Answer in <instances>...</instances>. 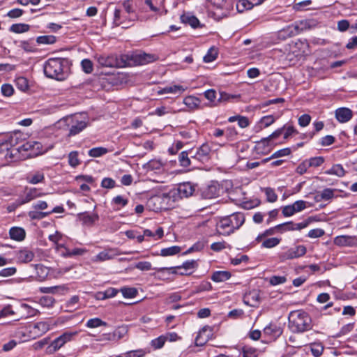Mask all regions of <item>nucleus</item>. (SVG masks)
<instances>
[{
  "mask_svg": "<svg viewBox=\"0 0 357 357\" xmlns=\"http://www.w3.org/2000/svg\"><path fill=\"white\" fill-rule=\"evenodd\" d=\"M50 215V213L40 211H29V217L32 220H41Z\"/></svg>",
  "mask_w": 357,
  "mask_h": 357,
  "instance_id": "603ef678",
  "label": "nucleus"
},
{
  "mask_svg": "<svg viewBox=\"0 0 357 357\" xmlns=\"http://www.w3.org/2000/svg\"><path fill=\"white\" fill-rule=\"evenodd\" d=\"M288 319L289 328L294 333H304L312 328V319L303 310L290 312Z\"/></svg>",
  "mask_w": 357,
  "mask_h": 357,
  "instance_id": "f03ea898",
  "label": "nucleus"
},
{
  "mask_svg": "<svg viewBox=\"0 0 357 357\" xmlns=\"http://www.w3.org/2000/svg\"><path fill=\"white\" fill-rule=\"evenodd\" d=\"M20 139V133H12L5 137L4 139H2V142L0 144L1 148L2 149H6L8 151L6 153V156H9L11 158V151L13 149H16L18 146L17 145L19 144ZM15 158H12L14 159Z\"/></svg>",
  "mask_w": 357,
  "mask_h": 357,
  "instance_id": "1a4fd4ad",
  "label": "nucleus"
},
{
  "mask_svg": "<svg viewBox=\"0 0 357 357\" xmlns=\"http://www.w3.org/2000/svg\"><path fill=\"white\" fill-rule=\"evenodd\" d=\"M185 91V89L181 85H174L171 86H167L160 91V93H174L181 94Z\"/></svg>",
  "mask_w": 357,
  "mask_h": 357,
  "instance_id": "a878e982",
  "label": "nucleus"
},
{
  "mask_svg": "<svg viewBox=\"0 0 357 357\" xmlns=\"http://www.w3.org/2000/svg\"><path fill=\"white\" fill-rule=\"evenodd\" d=\"M275 119L274 116L272 115H268V116H263L260 119L258 125H257L255 127V132H259L264 128H267V127L270 126L271 124H273L275 122Z\"/></svg>",
  "mask_w": 357,
  "mask_h": 357,
  "instance_id": "4be33fe9",
  "label": "nucleus"
},
{
  "mask_svg": "<svg viewBox=\"0 0 357 357\" xmlns=\"http://www.w3.org/2000/svg\"><path fill=\"white\" fill-rule=\"evenodd\" d=\"M68 163L72 167H76L80 164L77 151H71L68 154Z\"/></svg>",
  "mask_w": 357,
  "mask_h": 357,
  "instance_id": "79ce46f5",
  "label": "nucleus"
},
{
  "mask_svg": "<svg viewBox=\"0 0 357 357\" xmlns=\"http://www.w3.org/2000/svg\"><path fill=\"white\" fill-rule=\"evenodd\" d=\"M291 153V150L289 148H284L280 150H278L275 151L274 153L272 154V155L270 157V158H276L283 156L289 155Z\"/></svg>",
  "mask_w": 357,
  "mask_h": 357,
  "instance_id": "e2e57ef3",
  "label": "nucleus"
},
{
  "mask_svg": "<svg viewBox=\"0 0 357 357\" xmlns=\"http://www.w3.org/2000/svg\"><path fill=\"white\" fill-rule=\"evenodd\" d=\"M335 190L331 188H325L320 192V196L324 201H328L334 197Z\"/></svg>",
  "mask_w": 357,
  "mask_h": 357,
  "instance_id": "6e6d98bb",
  "label": "nucleus"
},
{
  "mask_svg": "<svg viewBox=\"0 0 357 357\" xmlns=\"http://www.w3.org/2000/svg\"><path fill=\"white\" fill-rule=\"evenodd\" d=\"M310 167H317L321 166L324 162V158L321 156L311 158L310 160H307Z\"/></svg>",
  "mask_w": 357,
  "mask_h": 357,
  "instance_id": "4d7b16f0",
  "label": "nucleus"
},
{
  "mask_svg": "<svg viewBox=\"0 0 357 357\" xmlns=\"http://www.w3.org/2000/svg\"><path fill=\"white\" fill-rule=\"evenodd\" d=\"M197 266V261L195 260H190L184 262L182 266H176V268L190 271L191 270L195 269Z\"/></svg>",
  "mask_w": 357,
  "mask_h": 357,
  "instance_id": "49530a36",
  "label": "nucleus"
},
{
  "mask_svg": "<svg viewBox=\"0 0 357 357\" xmlns=\"http://www.w3.org/2000/svg\"><path fill=\"white\" fill-rule=\"evenodd\" d=\"M196 187V185L190 182L179 183L176 188L170 191L169 194H164L162 197L165 199L172 197L176 199L177 195L180 198H188L194 194Z\"/></svg>",
  "mask_w": 357,
  "mask_h": 357,
  "instance_id": "39448f33",
  "label": "nucleus"
},
{
  "mask_svg": "<svg viewBox=\"0 0 357 357\" xmlns=\"http://www.w3.org/2000/svg\"><path fill=\"white\" fill-rule=\"evenodd\" d=\"M184 104L190 109H195L198 107L200 100L194 96H188L183 100Z\"/></svg>",
  "mask_w": 357,
  "mask_h": 357,
  "instance_id": "e433bc0d",
  "label": "nucleus"
},
{
  "mask_svg": "<svg viewBox=\"0 0 357 357\" xmlns=\"http://www.w3.org/2000/svg\"><path fill=\"white\" fill-rule=\"evenodd\" d=\"M181 250L179 246H172L167 248H163L160 251V255L162 257L172 256L178 254Z\"/></svg>",
  "mask_w": 357,
  "mask_h": 357,
  "instance_id": "f704fd0d",
  "label": "nucleus"
},
{
  "mask_svg": "<svg viewBox=\"0 0 357 357\" xmlns=\"http://www.w3.org/2000/svg\"><path fill=\"white\" fill-rule=\"evenodd\" d=\"M218 51L215 47H211L207 52L206 54L204 56V61L205 63H210L215 61L218 56Z\"/></svg>",
  "mask_w": 357,
  "mask_h": 357,
  "instance_id": "473e14b6",
  "label": "nucleus"
},
{
  "mask_svg": "<svg viewBox=\"0 0 357 357\" xmlns=\"http://www.w3.org/2000/svg\"><path fill=\"white\" fill-rule=\"evenodd\" d=\"M29 29L30 26L29 24L19 23L11 25L9 30L13 33H22L28 31Z\"/></svg>",
  "mask_w": 357,
  "mask_h": 357,
  "instance_id": "cd10ccee",
  "label": "nucleus"
},
{
  "mask_svg": "<svg viewBox=\"0 0 357 357\" xmlns=\"http://www.w3.org/2000/svg\"><path fill=\"white\" fill-rule=\"evenodd\" d=\"M190 154V155H192V151H182L179 154L178 162L181 166H182L183 167H188L191 165L192 161L189 158Z\"/></svg>",
  "mask_w": 357,
  "mask_h": 357,
  "instance_id": "393cba45",
  "label": "nucleus"
},
{
  "mask_svg": "<svg viewBox=\"0 0 357 357\" xmlns=\"http://www.w3.org/2000/svg\"><path fill=\"white\" fill-rule=\"evenodd\" d=\"M50 330V324L47 321H39L29 328V337L36 339L42 336Z\"/></svg>",
  "mask_w": 357,
  "mask_h": 357,
  "instance_id": "9d476101",
  "label": "nucleus"
},
{
  "mask_svg": "<svg viewBox=\"0 0 357 357\" xmlns=\"http://www.w3.org/2000/svg\"><path fill=\"white\" fill-rule=\"evenodd\" d=\"M245 222L243 213L237 212L221 218L216 225L218 232L222 235H229L238 229Z\"/></svg>",
  "mask_w": 357,
  "mask_h": 357,
  "instance_id": "7ed1b4c3",
  "label": "nucleus"
},
{
  "mask_svg": "<svg viewBox=\"0 0 357 357\" xmlns=\"http://www.w3.org/2000/svg\"><path fill=\"white\" fill-rule=\"evenodd\" d=\"M26 180L29 183L36 185L44 181L45 175L42 171L31 172L27 174Z\"/></svg>",
  "mask_w": 357,
  "mask_h": 357,
  "instance_id": "aec40b11",
  "label": "nucleus"
},
{
  "mask_svg": "<svg viewBox=\"0 0 357 357\" xmlns=\"http://www.w3.org/2000/svg\"><path fill=\"white\" fill-rule=\"evenodd\" d=\"M220 191L218 184L217 183H212L202 189V197L204 199H213L219 196Z\"/></svg>",
  "mask_w": 357,
  "mask_h": 357,
  "instance_id": "4468645a",
  "label": "nucleus"
},
{
  "mask_svg": "<svg viewBox=\"0 0 357 357\" xmlns=\"http://www.w3.org/2000/svg\"><path fill=\"white\" fill-rule=\"evenodd\" d=\"M308 222L305 221L300 223H294L293 222H287L276 226L277 231L284 233L288 231L301 230L307 227Z\"/></svg>",
  "mask_w": 357,
  "mask_h": 357,
  "instance_id": "ddd939ff",
  "label": "nucleus"
},
{
  "mask_svg": "<svg viewBox=\"0 0 357 357\" xmlns=\"http://www.w3.org/2000/svg\"><path fill=\"white\" fill-rule=\"evenodd\" d=\"M55 299L50 296H44L40 298L39 303L44 307H51L54 305Z\"/></svg>",
  "mask_w": 357,
  "mask_h": 357,
  "instance_id": "a18cd8bd",
  "label": "nucleus"
},
{
  "mask_svg": "<svg viewBox=\"0 0 357 357\" xmlns=\"http://www.w3.org/2000/svg\"><path fill=\"white\" fill-rule=\"evenodd\" d=\"M128 199L121 195H117L114 197L112 200V204L116 206V210H119L124 207L128 204Z\"/></svg>",
  "mask_w": 357,
  "mask_h": 357,
  "instance_id": "c85d7f7f",
  "label": "nucleus"
},
{
  "mask_svg": "<svg viewBox=\"0 0 357 357\" xmlns=\"http://www.w3.org/2000/svg\"><path fill=\"white\" fill-rule=\"evenodd\" d=\"M24 151H30L29 155H38L43 152V146L40 142L29 140L24 142L17 148L13 149L11 151V158H17V153Z\"/></svg>",
  "mask_w": 357,
  "mask_h": 357,
  "instance_id": "423d86ee",
  "label": "nucleus"
},
{
  "mask_svg": "<svg viewBox=\"0 0 357 357\" xmlns=\"http://www.w3.org/2000/svg\"><path fill=\"white\" fill-rule=\"evenodd\" d=\"M121 291L123 297L127 298H134L137 294V291L134 287H123L121 289Z\"/></svg>",
  "mask_w": 357,
  "mask_h": 357,
  "instance_id": "37998d69",
  "label": "nucleus"
},
{
  "mask_svg": "<svg viewBox=\"0 0 357 357\" xmlns=\"http://www.w3.org/2000/svg\"><path fill=\"white\" fill-rule=\"evenodd\" d=\"M36 42L38 44H54L56 42V37L52 35L38 36Z\"/></svg>",
  "mask_w": 357,
  "mask_h": 357,
  "instance_id": "a19ab883",
  "label": "nucleus"
},
{
  "mask_svg": "<svg viewBox=\"0 0 357 357\" xmlns=\"http://www.w3.org/2000/svg\"><path fill=\"white\" fill-rule=\"evenodd\" d=\"M231 276V273L227 271H215L211 275V280L215 282H222L228 280Z\"/></svg>",
  "mask_w": 357,
  "mask_h": 357,
  "instance_id": "b1692460",
  "label": "nucleus"
},
{
  "mask_svg": "<svg viewBox=\"0 0 357 357\" xmlns=\"http://www.w3.org/2000/svg\"><path fill=\"white\" fill-rule=\"evenodd\" d=\"M69 62L64 58H50L44 65V73L50 78L64 80L68 75Z\"/></svg>",
  "mask_w": 357,
  "mask_h": 357,
  "instance_id": "f257e3e1",
  "label": "nucleus"
},
{
  "mask_svg": "<svg viewBox=\"0 0 357 357\" xmlns=\"http://www.w3.org/2000/svg\"><path fill=\"white\" fill-rule=\"evenodd\" d=\"M280 239H279L278 238H275V237L269 238H267L265 241H264V242L262 243V247L266 248H272L278 245L280 243Z\"/></svg>",
  "mask_w": 357,
  "mask_h": 357,
  "instance_id": "09e8293b",
  "label": "nucleus"
},
{
  "mask_svg": "<svg viewBox=\"0 0 357 357\" xmlns=\"http://www.w3.org/2000/svg\"><path fill=\"white\" fill-rule=\"evenodd\" d=\"M9 234L10 238L17 241L24 240L26 236L24 229L22 227H12L9 231Z\"/></svg>",
  "mask_w": 357,
  "mask_h": 357,
  "instance_id": "5701e85b",
  "label": "nucleus"
},
{
  "mask_svg": "<svg viewBox=\"0 0 357 357\" xmlns=\"http://www.w3.org/2000/svg\"><path fill=\"white\" fill-rule=\"evenodd\" d=\"M310 348L314 357H319L324 351V347L321 342H314L310 344Z\"/></svg>",
  "mask_w": 357,
  "mask_h": 357,
  "instance_id": "7c9ffc66",
  "label": "nucleus"
},
{
  "mask_svg": "<svg viewBox=\"0 0 357 357\" xmlns=\"http://www.w3.org/2000/svg\"><path fill=\"white\" fill-rule=\"evenodd\" d=\"M243 314L244 311L242 309H234L231 310L227 316L229 318L236 319L242 318Z\"/></svg>",
  "mask_w": 357,
  "mask_h": 357,
  "instance_id": "052dcab7",
  "label": "nucleus"
},
{
  "mask_svg": "<svg viewBox=\"0 0 357 357\" xmlns=\"http://www.w3.org/2000/svg\"><path fill=\"white\" fill-rule=\"evenodd\" d=\"M162 167L163 163L159 160H151L146 165V169L151 171H160Z\"/></svg>",
  "mask_w": 357,
  "mask_h": 357,
  "instance_id": "c9c22d12",
  "label": "nucleus"
},
{
  "mask_svg": "<svg viewBox=\"0 0 357 357\" xmlns=\"http://www.w3.org/2000/svg\"><path fill=\"white\" fill-rule=\"evenodd\" d=\"M264 332L266 335H276L280 333V328L276 326L269 325L264 328Z\"/></svg>",
  "mask_w": 357,
  "mask_h": 357,
  "instance_id": "13d9d810",
  "label": "nucleus"
},
{
  "mask_svg": "<svg viewBox=\"0 0 357 357\" xmlns=\"http://www.w3.org/2000/svg\"><path fill=\"white\" fill-rule=\"evenodd\" d=\"M79 332L77 331H67L63 333L61 337L63 339L65 343H67L74 339L75 336L78 335Z\"/></svg>",
  "mask_w": 357,
  "mask_h": 357,
  "instance_id": "5fc2aeb1",
  "label": "nucleus"
},
{
  "mask_svg": "<svg viewBox=\"0 0 357 357\" xmlns=\"http://www.w3.org/2000/svg\"><path fill=\"white\" fill-rule=\"evenodd\" d=\"M353 116L352 111L347 107L338 108L335 110V118L340 123H346Z\"/></svg>",
  "mask_w": 357,
  "mask_h": 357,
  "instance_id": "a211bd4d",
  "label": "nucleus"
},
{
  "mask_svg": "<svg viewBox=\"0 0 357 357\" xmlns=\"http://www.w3.org/2000/svg\"><path fill=\"white\" fill-rule=\"evenodd\" d=\"M136 65H145L156 60V56L146 53H137L131 56Z\"/></svg>",
  "mask_w": 357,
  "mask_h": 357,
  "instance_id": "2eb2a0df",
  "label": "nucleus"
},
{
  "mask_svg": "<svg viewBox=\"0 0 357 357\" xmlns=\"http://www.w3.org/2000/svg\"><path fill=\"white\" fill-rule=\"evenodd\" d=\"M326 174L335 175L339 177H342L345 174V170L343 167L340 164L333 165L330 169L326 172Z\"/></svg>",
  "mask_w": 357,
  "mask_h": 357,
  "instance_id": "bb28decb",
  "label": "nucleus"
},
{
  "mask_svg": "<svg viewBox=\"0 0 357 357\" xmlns=\"http://www.w3.org/2000/svg\"><path fill=\"white\" fill-rule=\"evenodd\" d=\"M108 152L107 149L104 147H95L90 149L88 152L89 156L93 158L100 157Z\"/></svg>",
  "mask_w": 357,
  "mask_h": 357,
  "instance_id": "4c0bfd02",
  "label": "nucleus"
},
{
  "mask_svg": "<svg viewBox=\"0 0 357 357\" xmlns=\"http://www.w3.org/2000/svg\"><path fill=\"white\" fill-rule=\"evenodd\" d=\"M107 325V324L106 322L102 321L99 318L90 319L87 321V322L86 324V326L88 328H97V327L102 326H106Z\"/></svg>",
  "mask_w": 357,
  "mask_h": 357,
  "instance_id": "ea45409f",
  "label": "nucleus"
},
{
  "mask_svg": "<svg viewBox=\"0 0 357 357\" xmlns=\"http://www.w3.org/2000/svg\"><path fill=\"white\" fill-rule=\"evenodd\" d=\"M83 70L86 73H91L93 71V63L89 59H84L81 62Z\"/></svg>",
  "mask_w": 357,
  "mask_h": 357,
  "instance_id": "69168bd1",
  "label": "nucleus"
},
{
  "mask_svg": "<svg viewBox=\"0 0 357 357\" xmlns=\"http://www.w3.org/2000/svg\"><path fill=\"white\" fill-rule=\"evenodd\" d=\"M334 243L338 246H354L357 245L355 236H338L335 238Z\"/></svg>",
  "mask_w": 357,
  "mask_h": 357,
  "instance_id": "dca6fc26",
  "label": "nucleus"
},
{
  "mask_svg": "<svg viewBox=\"0 0 357 357\" xmlns=\"http://www.w3.org/2000/svg\"><path fill=\"white\" fill-rule=\"evenodd\" d=\"M66 343L63 342V339L61 337V336H59L52 342L47 348L48 351L50 353L55 352L61 347H62Z\"/></svg>",
  "mask_w": 357,
  "mask_h": 357,
  "instance_id": "2f4dec72",
  "label": "nucleus"
},
{
  "mask_svg": "<svg viewBox=\"0 0 357 357\" xmlns=\"http://www.w3.org/2000/svg\"><path fill=\"white\" fill-rule=\"evenodd\" d=\"M307 249L304 245H297L288 249L280 255V259L282 261L301 257L305 255Z\"/></svg>",
  "mask_w": 357,
  "mask_h": 357,
  "instance_id": "9b49d317",
  "label": "nucleus"
},
{
  "mask_svg": "<svg viewBox=\"0 0 357 357\" xmlns=\"http://www.w3.org/2000/svg\"><path fill=\"white\" fill-rule=\"evenodd\" d=\"M79 296H73L70 298V299L67 301L66 305L67 307L68 311H73V310H75L76 308L74 307L75 305H76L79 302Z\"/></svg>",
  "mask_w": 357,
  "mask_h": 357,
  "instance_id": "0e129e2a",
  "label": "nucleus"
},
{
  "mask_svg": "<svg viewBox=\"0 0 357 357\" xmlns=\"http://www.w3.org/2000/svg\"><path fill=\"white\" fill-rule=\"evenodd\" d=\"M1 89L2 94L6 97L11 96L14 92L13 86L9 84H3Z\"/></svg>",
  "mask_w": 357,
  "mask_h": 357,
  "instance_id": "680f3d73",
  "label": "nucleus"
},
{
  "mask_svg": "<svg viewBox=\"0 0 357 357\" xmlns=\"http://www.w3.org/2000/svg\"><path fill=\"white\" fill-rule=\"evenodd\" d=\"M211 148L207 144H203L197 149L194 155H191L193 160H197L202 163L207 162L210 158Z\"/></svg>",
  "mask_w": 357,
  "mask_h": 357,
  "instance_id": "f8f14e48",
  "label": "nucleus"
},
{
  "mask_svg": "<svg viewBox=\"0 0 357 357\" xmlns=\"http://www.w3.org/2000/svg\"><path fill=\"white\" fill-rule=\"evenodd\" d=\"M167 341V337H165L164 335H161L154 340L151 342V345L155 349H160L163 347L165 342Z\"/></svg>",
  "mask_w": 357,
  "mask_h": 357,
  "instance_id": "864d4df0",
  "label": "nucleus"
},
{
  "mask_svg": "<svg viewBox=\"0 0 357 357\" xmlns=\"http://www.w3.org/2000/svg\"><path fill=\"white\" fill-rule=\"evenodd\" d=\"M355 324L354 323H349L347 324L344 325L338 333L337 334V337H341L343 335H346L351 333L354 328Z\"/></svg>",
  "mask_w": 357,
  "mask_h": 357,
  "instance_id": "8fccbe9b",
  "label": "nucleus"
},
{
  "mask_svg": "<svg viewBox=\"0 0 357 357\" xmlns=\"http://www.w3.org/2000/svg\"><path fill=\"white\" fill-rule=\"evenodd\" d=\"M118 293V290L114 288H109L107 290H105V292H99V295H102V298H109L114 297Z\"/></svg>",
  "mask_w": 357,
  "mask_h": 357,
  "instance_id": "bf43d9fd",
  "label": "nucleus"
},
{
  "mask_svg": "<svg viewBox=\"0 0 357 357\" xmlns=\"http://www.w3.org/2000/svg\"><path fill=\"white\" fill-rule=\"evenodd\" d=\"M43 195L44 194L40 192L36 188H26L24 190V194L19 197L15 200V202L8 207V208H10V207L17 208ZM9 211H11V209H9Z\"/></svg>",
  "mask_w": 357,
  "mask_h": 357,
  "instance_id": "6e6552de",
  "label": "nucleus"
},
{
  "mask_svg": "<svg viewBox=\"0 0 357 357\" xmlns=\"http://www.w3.org/2000/svg\"><path fill=\"white\" fill-rule=\"evenodd\" d=\"M325 234V231L322 229H313L309 231L307 236L312 238H319Z\"/></svg>",
  "mask_w": 357,
  "mask_h": 357,
  "instance_id": "338daca9",
  "label": "nucleus"
},
{
  "mask_svg": "<svg viewBox=\"0 0 357 357\" xmlns=\"http://www.w3.org/2000/svg\"><path fill=\"white\" fill-rule=\"evenodd\" d=\"M182 20L184 22L189 24L193 28H197L199 25V20L193 15H183Z\"/></svg>",
  "mask_w": 357,
  "mask_h": 357,
  "instance_id": "c03bdc74",
  "label": "nucleus"
},
{
  "mask_svg": "<svg viewBox=\"0 0 357 357\" xmlns=\"http://www.w3.org/2000/svg\"><path fill=\"white\" fill-rule=\"evenodd\" d=\"M284 129L285 125L283 126L282 128L275 130L272 134H271L267 137L261 139V142L265 144L266 142H268L271 140L277 139L284 132Z\"/></svg>",
  "mask_w": 357,
  "mask_h": 357,
  "instance_id": "72a5a7b5",
  "label": "nucleus"
},
{
  "mask_svg": "<svg viewBox=\"0 0 357 357\" xmlns=\"http://www.w3.org/2000/svg\"><path fill=\"white\" fill-rule=\"evenodd\" d=\"M17 259L22 263H28L33 260L34 257V253L24 248L19 250L16 255Z\"/></svg>",
  "mask_w": 357,
  "mask_h": 357,
  "instance_id": "6ab92c4d",
  "label": "nucleus"
},
{
  "mask_svg": "<svg viewBox=\"0 0 357 357\" xmlns=\"http://www.w3.org/2000/svg\"><path fill=\"white\" fill-rule=\"evenodd\" d=\"M118 255V253L116 250L109 249L105 250L102 252L98 253L94 259L95 261H104L107 260H110L114 258Z\"/></svg>",
  "mask_w": 357,
  "mask_h": 357,
  "instance_id": "412c9836",
  "label": "nucleus"
},
{
  "mask_svg": "<svg viewBox=\"0 0 357 357\" xmlns=\"http://www.w3.org/2000/svg\"><path fill=\"white\" fill-rule=\"evenodd\" d=\"M98 63L103 67L123 68L130 65L128 55H121L119 57L115 55H100L97 57Z\"/></svg>",
  "mask_w": 357,
  "mask_h": 357,
  "instance_id": "20e7f679",
  "label": "nucleus"
},
{
  "mask_svg": "<svg viewBox=\"0 0 357 357\" xmlns=\"http://www.w3.org/2000/svg\"><path fill=\"white\" fill-rule=\"evenodd\" d=\"M236 6L238 13H243L254 7L250 0H238Z\"/></svg>",
  "mask_w": 357,
  "mask_h": 357,
  "instance_id": "c756f323",
  "label": "nucleus"
},
{
  "mask_svg": "<svg viewBox=\"0 0 357 357\" xmlns=\"http://www.w3.org/2000/svg\"><path fill=\"white\" fill-rule=\"evenodd\" d=\"M145 351L142 349L130 351L125 354L126 357H143Z\"/></svg>",
  "mask_w": 357,
  "mask_h": 357,
  "instance_id": "774afa93",
  "label": "nucleus"
},
{
  "mask_svg": "<svg viewBox=\"0 0 357 357\" xmlns=\"http://www.w3.org/2000/svg\"><path fill=\"white\" fill-rule=\"evenodd\" d=\"M77 217L83 225L87 226H92L99 219L98 215L96 213L84 212L79 213Z\"/></svg>",
  "mask_w": 357,
  "mask_h": 357,
  "instance_id": "f3484780",
  "label": "nucleus"
},
{
  "mask_svg": "<svg viewBox=\"0 0 357 357\" xmlns=\"http://www.w3.org/2000/svg\"><path fill=\"white\" fill-rule=\"evenodd\" d=\"M265 195L266 196V200L268 202L273 203L277 201L278 195L275 194L273 189L271 188H266L264 189Z\"/></svg>",
  "mask_w": 357,
  "mask_h": 357,
  "instance_id": "de8ad7c7",
  "label": "nucleus"
},
{
  "mask_svg": "<svg viewBox=\"0 0 357 357\" xmlns=\"http://www.w3.org/2000/svg\"><path fill=\"white\" fill-rule=\"evenodd\" d=\"M286 281L285 276L273 275L269 278V283L273 286L284 284Z\"/></svg>",
  "mask_w": 357,
  "mask_h": 357,
  "instance_id": "3c124183",
  "label": "nucleus"
},
{
  "mask_svg": "<svg viewBox=\"0 0 357 357\" xmlns=\"http://www.w3.org/2000/svg\"><path fill=\"white\" fill-rule=\"evenodd\" d=\"M67 120L71 123L69 129V136H74L79 134L86 128L89 124V119L87 116L82 115H75L68 117Z\"/></svg>",
  "mask_w": 357,
  "mask_h": 357,
  "instance_id": "0eeeda50",
  "label": "nucleus"
},
{
  "mask_svg": "<svg viewBox=\"0 0 357 357\" xmlns=\"http://www.w3.org/2000/svg\"><path fill=\"white\" fill-rule=\"evenodd\" d=\"M15 84L17 89L22 91H26L29 89L28 80L24 77H19L16 78Z\"/></svg>",
  "mask_w": 357,
  "mask_h": 357,
  "instance_id": "58836bf2",
  "label": "nucleus"
}]
</instances>
